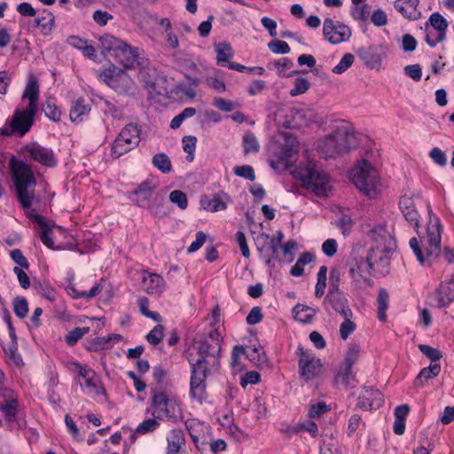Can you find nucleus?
Here are the masks:
<instances>
[{
    "label": "nucleus",
    "instance_id": "43",
    "mask_svg": "<svg viewBox=\"0 0 454 454\" xmlns=\"http://www.w3.org/2000/svg\"><path fill=\"white\" fill-rule=\"evenodd\" d=\"M201 205L204 209L210 212L222 211L226 208V204L216 196L212 199L205 198V200H201Z\"/></svg>",
    "mask_w": 454,
    "mask_h": 454
},
{
    "label": "nucleus",
    "instance_id": "3",
    "mask_svg": "<svg viewBox=\"0 0 454 454\" xmlns=\"http://www.w3.org/2000/svg\"><path fill=\"white\" fill-rule=\"evenodd\" d=\"M9 168L13 180L18 201L24 209H29L35 201H38L35 188L36 179L29 164L12 156L9 160Z\"/></svg>",
    "mask_w": 454,
    "mask_h": 454
},
{
    "label": "nucleus",
    "instance_id": "12",
    "mask_svg": "<svg viewBox=\"0 0 454 454\" xmlns=\"http://www.w3.org/2000/svg\"><path fill=\"white\" fill-rule=\"evenodd\" d=\"M157 185L152 181H145L134 191L136 202L141 207H146L157 214L158 207L163 202L164 195L156 192Z\"/></svg>",
    "mask_w": 454,
    "mask_h": 454
},
{
    "label": "nucleus",
    "instance_id": "23",
    "mask_svg": "<svg viewBox=\"0 0 454 454\" xmlns=\"http://www.w3.org/2000/svg\"><path fill=\"white\" fill-rule=\"evenodd\" d=\"M348 274L350 278L356 282V286H361L362 281L368 286L372 284V280L364 275L371 273L368 267L364 266V261L358 262L354 258L348 262Z\"/></svg>",
    "mask_w": 454,
    "mask_h": 454
},
{
    "label": "nucleus",
    "instance_id": "44",
    "mask_svg": "<svg viewBox=\"0 0 454 454\" xmlns=\"http://www.w3.org/2000/svg\"><path fill=\"white\" fill-rule=\"evenodd\" d=\"M153 164L162 173H169L172 166L169 158L165 153L155 154L153 158Z\"/></svg>",
    "mask_w": 454,
    "mask_h": 454
},
{
    "label": "nucleus",
    "instance_id": "50",
    "mask_svg": "<svg viewBox=\"0 0 454 454\" xmlns=\"http://www.w3.org/2000/svg\"><path fill=\"white\" fill-rule=\"evenodd\" d=\"M344 321L340 325V336L342 340H347L348 336L356 330V325L351 320L352 317H342Z\"/></svg>",
    "mask_w": 454,
    "mask_h": 454
},
{
    "label": "nucleus",
    "instance_id": "26",
    "mask_svg": "<svg viewBox=\"0 0 454 454\" xmlns=\"http://www.w3.org/2000/svg\"><path fill=\"white\" fill-rule=\"evenodd\" d=\"M144 289L148 294H160L164 291V279L155 273H143Z\"/></svg>",
    "mask_w": 454,
    "mask_h": 454
},
{
    "label": "nucleus",
    "instance_id": "25",
    "mask_svg": "<svg viewBox=\"0 0 454 454\" xmlns=\"http://www.w3.org/2000/svg\"><path fill=\"white\" fill-rule=\"evenodd\" d=\"M27 216L34 219L41 227V230L38 231V235L43 243L47 247L54 249V243L51 238V229L53 227V224L46 222L43 215L34 214L33 212L27 213Z\"/></svg>",
    "mask_w": 454,
    "mask_h": 454
},
{
    "label": "nucleus",
    "instance_id": "24",
    "mask_svg": "<svg viewBox=\"0 0 454 454\" xmlns=\"http://www.w3.org/2000/svg\"><path fill=\"white\" fill-rule=\"evenodd\" d=\"M419 4V0H395L394 7L405 19L417 20L421 16V12L418 9Z\"/></svg>",
    "mask_w": 454,
    "mask_h": 454
},
{
    "label": "nucleus",
    "instance_id": "1",
    "mask_svg": "<svg viewBox=\"0 0 454 454\" xmlns=\"http://www.w3.org/2000/svg\"><path fill=\"white\" fill-rule=\"evenodd\" d=\"M221 342L220 333L215 329L196 342L199 356L195 362H190V395L200 403L206 398L207 378L210 373L219 372Z\"/></svg>",
    "mask_w": 454,
    "mask_h": 454
},
{
    "label": "nucleus",
    "instance_id": "14",
    "mask_svg": "<svg viewBox=\"0 0 454 454\" xmlns=\"http://www.w3.org/2000/svg\"><path fill=\"white\" fill-rule=\"evenodd\" d=\"M21 151L27 160L35 161L47 168H53L57 165V159L52 149L44 147L36 142L26 145Z\"/></svg>",
    "mask_w": 454,
    "mask_h": 454
},
{
    "label": "nucleus",
    "instance_id": "61",
    "mask_svg": "<svg viewBox=\"0 0 454 454\" xmlns=\"http://www.w3.org/2000/svg\"><path fill=\"white\" fill-rule=\"evenodd\" d=\"M341 271L340 269L334 268L330 271V288L328 291L341 292L340 289Z\"/></svg>",
    "mask_w": 454,
    "mask_h": 454
},
{
    "label": "nucleus",
    "instance_id": "15",
    "mask_svg": "<svg viewBox=\"0 0 454 454\" xmlns=\"http://www.w3.org/2000/svg\"><path fill=\"white\" fill-rule=\"evenodd\" d=\"M299 356V370L301 376L309 381L317 377L323 366L321 360L316 358L311 351L304 350L300 345L296 352Z\"/></svg>",
    "mask_w": 454,
    "mask_h": 454
},
{
    "label": "nucleus",
    "instance_id": "60",
    "mask_svg": "<svg viewBox=\"0 0 454 454\" xmlns=\"http://www.w3.org/2000/svg\"><path fill=\"white\" fill-rule=\"evenodd\" d=\"M268 47L273 53L276 54H286L290 52V47L288 43L281 40H274L268 43Z\"/></svg>",
    "mask_w": 454,
    "mask_h": 454
},
{
    "label": "nucleus",
    "instance_id": "37",
    "mask_svg": "<svg viewBox=\"0 0 454 454\" xmlns=\"http://www.w3.org/2000/svg\"><path fill=\"white\" fill-rule=\"evenodd\" d=\"M377 304H378V317H379L380 321L384 322V321H386V318H387L386 311L389 306V294L386 289L380 288L379 290Z\"/></svg>",
    "mask_w": 454,
    "mask_h": 454
},
{
    "label": "nucleus",
    "instance_id": "40",
    "mask_svg": "<svg viewBox=\"0 0 454 454\" xmlns=\"http://www.w3.org/2000/svg\"><path fill=\"white\" fill-rule=\"evenodd\" d=\"M243 148L245 154L259 152L260 145L256 137L253 133L247 132L243 136Z\"/></svg>",
    "mask_w": 454,
    "mask_h": 454
},
{
    "label": "nucleus",
    "instance_id": "45",
    "mask_svg": "<svg viewBox=\"0 0 454 454\" xmlns=\"http://www.w3.org/2000/svg\"><path fill=\"white\" fill-rule=\"evenodd\" d=\"M326 274H327V267L323 265L319 268L317 272V281L316 284L315 295L318 298L322 297L325 294V289L326 287Z\"/></svg>",
    "mask_w": 454,
    "mask_h": 454
},
{
    "label": "nucleus",
    "instance_id": "52",
    "mask_svg": "<svg viewBox=\"0 0 454 454\" xmlns=\"http://www.w3.org/2000/svg\"><path fill=\"white\" fill-rule=\"evenodd\" d=\"M360 346L357 344H350L346 354L344 365L347 367H352V365L357 361L360 354Z\"/></svg>",
    "mask_w": 454,
    "mask_h": 454
},
{
    "label": "nucleus",
    "instance_id": "38",
    "mask_svg": "<svg viewBox=\"0 0 454 454\" xmlns=\"http://www.w3.org/2000/svg\"><path fill=\"white\" fill-rule=\"evenodd\" d=\"M43 111L44 112L45 115L51 121L55 122H59L61 119V111L57 106L55 103V99L49 98H47L43 107Z\"/></svg>",
    "mask_w": 454,
    "mask_h": 454
},
{
    "label": "nucleus",
    "instance_id": "62",
    "mask_svg": "<svg viewBox=\"0 0 454 454\" xmlns=\"http://www.w3.org/2000/svg\"><path fill=\"white\" fill-rule=\"evenodd\" d=\"M329 407L325 402H318L309 407V416L312 419L319 418L321 415L329 411Z\"/></svg>",
    "mask_w": 454,
    "mask_h": 454
},
{
    "label": "nucleus",
    "instance_id": "20",
    "mask_svg": "<svg viewBox=\"0 0 454 454\" xmlns=\"http://www.w3.org/2000/svg\"><path fill=\"white\" fill-rule=\"evenodd\" d=\"M383 403L381 392L372 387H364L358 398V406L364 410H377Z\"/></svg>",
    "mask_w": 454,
    "mask_h": 454
},
{
    "label": "nucleus",
    "instance_id": "7",
    "mask_svg": "<svg viewBox=\"0 0 454 454\" xmlns=\"http://www.w3.org/2000/svg\"><path fill=\"white\" fill-rule=\"evenodd\" d=\"M152 415L162 421H177L182 419V409L177 399L168 397L165 393L151 390Z\"/></svg>",
    "mask_w": 454,
    "mask_h": 454
},
{
    "label": "nucleus",
    "instance_id": "5",
    "mask_svg": "<svg viewBox=\"0 0 454 454\" xmlns=\"http://www.w3.org/2000/svg\"><path fill=\"white\" fill-rule=\"evenodd\" d=\"M350 179L356 187L370 198H374L380 187L378 172L371 163L363 160L350 173Z\"/></svg>",
    "mask_w": 454,
    "mask_h": 454
},
{
    "label": "nucleus",
    "instance_id": "49",
    "mask_svg": "<svg viewBox=\"0 0 454 454\" xmlns=\"http://www.w3.org/2000/svg\"><path fill=\"white\" fill-rule=\"evenodd\" d=\"M310 87V82L308 79L303 77H298L294 80V88L290 90L292 97L305 93Z\"/></svg>",
    "mask_w": 454,
    "mask_h": 454
},
{
    "label": "nucleus",
    "instance_id": "58",
    "mask_svg": "<svg viewBox=\"0 0 454 454\" xmlns=\"http://www.w3.org/2000/svg\"><path fill=\"white\" fill-rule=\"evenodd\" d=\"M169 200L172 203L176 204L181 209H185L188 205L185 193L179 190H175L170 192Z\"/></svg>",
    "mask_w": 454,
    "mask_h": 454
},
{
    "label": "nucleus",
    "instance_id": "33",
    "mask_svg": "<svg viewBox=\"0 0 454 454\" xmlns=\"http://www.w3.org/2000/svg\"><path fill=\"white\" fill-rule=\"evenodd\" d=\"M295 320L308 324L310 323L316 315V309L311 307L298 303L293 309Z\"/></svg>",
    "mask_w": 454,
    "mask_h": 454
},
{
    "label": "nucleus",
    "instance_id": "54",
    "mask_svg": "<svg viewBox=\"0 0 454 454\" xmlns=\"http://www.w3.org/2000/svg\"><path fill=\"white\" fill-rule=\"evenodd\" d=\"M157 419H158L153 417V419H147L144 420L137 426L136 432L144 434L154 431L160 426V423L157 421Z\"/></svg>",
    "mask_w": 454,
    "mask_h": 454
},
{
    "label": "nucleus",
    "instance_id": "53",
    "mask_svg": "<svg viewBox=\"0 0 454 454\" xmlns=\"http://www.w3.org/2000/svg\"><path fill=\"white\" fill-rule=\"evenodd\" d=\"M233 172L237 176L243 177L249 181H254L255 179L254 170L250 165L236 166L233 168Z\"/></svg>",
    "mask_w": 454,
    "mask_h": 454
},
{
    "label": "nucleus",
    "instance_id": "59",
    "mask_svg": "<svg viewBox=\"0 0 454 454\" xmlns=\"http://www.w3.org/2000/svg\"><path fill=\"white\" fill-rule=\"evenodd\" d=\"M293 62L287 58H282L275 62V67L278 69V74L282 76L289 77L293 74L299 73L298 71L292 72L291 74H286V70L290 69L293 67Z\"/></svg>",
    "mask_w": 454,
    "mask_h": 454
},
{
    "label": "nucleus",
    "instance_id": "41",
    "mask_svg": "<svg viewBox=\"0 0 454 454\" xmlns=\"http://www.w3.org/2000/svg\"><path fill=\"white\" fill-rule=\"evenodd\" d=\"M17 405L18 403L15 400H11L0 406V410L4 413L5 419L11 424L16 422ZM11 427H14V425H11Z\"/></svg>",
    "mask_w": 454,
    "mask_h": 454
},
{
    "label": "nucleus",
    "instance_id": "48",
    "mask_svg": "<svg viewBox=\"0 0 454 454\" xmlns=\"http://www.w3.org/2000/svg\"><path fill=\"white\" fill-rule=\"evenodd\" d=\"M355 380V376L352 372V367H347L344 365V368L341 369L337 375L335 376V381L338 384H341L345 387L348 386Z\"/></svg>",
    "mask_w": 454,
    "mask_h": 454
},
{
    "label": "nucleus",
    "instance_id": "51",
    "mask_svg": "<svg viewBox=\"0 0 454 454\" xmlns=\"http://www.w3.org/2000/svg\"><path fill=\"white\" fill-rule=\"evenodd\" d=\"M355 57L351 53H346L340 59L338 65L333 68V72L335 74H342L346 72L353 64Z\"/></svg>",
    "mask_w": 454,
    "mask_h": 454
},
{
    "label": "nucleus",
    "instance_id": "47",
    "mask_svg": "<svg viewBox=\"0 0 454 454\" xmlns=\"http://www.w3.org/2000/svg\"><path fill=\"white\" fill-rule=\"evenodd\" d=\"M13 310L20 318H24L28 313V303L25 297L18 296L13 300Z\"/></svg>",
    "mask_w": 454,
    "mask_h": 454
},
{
    "label": "nucleus",
    "instance_id": "30",
    "mask_svg": "<svg viewBox=\"0 0 454 454\" xmlns=\"http://www.w3.org/2000/svg\"><path fill=\"white\" fill-rule=\"evenodd\" d=\"M168 454H178L185 443L184 434L181 429H172L167 435Z\"/></svg>",
    "mask_w": 454,
    "mask_h": 454
},
{
    "label": "nucleus",
    "instance_id": "32",
    "mask_svg": "<svg viewBox=\"0 0 454 454\" xmlns=\"http://www.w3.org/2000/svg\"><path fill=\"white\" fill-rule=\"evenodd\" d=\"M356 54L369 68L372 69L380 65L381 59L373 48H360Z\"/></svg>",
    "mask_w": 454,
    "mask_h": 454
},
{
    "label": "nucleus",
    "instance_id": "4",
    "mask_svg": "<svg viewBox=\"0 0 454 454\" xmlns=\"http://www.w3.org/2000/svg\"><path fill=\"white\" fill-rule=\"evenodd\" d=\"M441 231L442 225L436 217L435 222H430L427 226L423 248L416 238L410 239V247L421 265L431 266L441 255Z\"/></svg>",
    "mask_w": 454,
    "mask_h": 454
},
{
    "label": "nucleus",
    "instance_id": "46",
    "mask_svg": "<svg viewBox=\"0 0 454 454\" xmlns=\"http://www.w3.org/2000/svg\"><path fill=\"white\" fill-rule=\"evenodd\" d=\"M244 355L256 365L262 364L266 362V356L259 348L254 347L248 348L247 349L245 348Z\"/></svg>",
    "mask_w": 454,
    "mask_h": 454
},
{
    "label": "nucleus",
    "instance_id": "17",
    "mask_svg": "<svg viewBox=\"0 0 454 454\" xmlns=\"http://www.w3.org/2000/svg\"><path fill=\"white\" fill-rule=\"evenodd\" d=\"M113 59L125 68H135L141 65L139 49L122 41Z\"/></svg>",
    "mask_w": 454,
    "mask_h": 454
},
{
    "label": "nucleus",
    "instance_id": "42",
    "mask_svg": "<svg viewBox=\"0 0 454 454\" xmlns=\"http://www.w3.org/2000/svg\"><path fill=\"white\" fill-rule=\"evenodd\" d=\"M89 332L90 327H75L72 331L68 332L65 337V340L67 345L73 347Z\"/></svg>",
    "mask_w": 454,
    "mask_h": 454
},
{
    "label": "nucleus",
    "instance_id": "29",
    "mask_svg": "<svg viewBox=\"0 0 454 454\" xmlns=\"http://www.w3.org/2000/svg\"><path fill=\"white\" fill-rule=\"evenodd\" d=\"M91 106L90 103L82 98H78L73 104L70 110L69 117L72 122L79 123L82 122L89 113L90 112Z\"/></svg>",
    "mask_w": 454,
    "mask_h": 454
},
{
    "label": "nucleus",
    "instance_id": "27",
    "mask_svg": "<svg viewBox=\"0 0 454 454\" xmlns=\"http://www.w3.org/2000/svg\"><path fill=\"white\" fill-rule=\"evenodd\" d=\"M436 294L439 307H445L454 301V278L442 282Z\"/></svg>",
    "mask_w": 454,
    "mask_h": 454
},
{
    "label": "nucleus",
    "instance_id": "16",
    "mask_svg": "<svg viewBox=\"0 0 454 454\" xmlns=\"http://www.w3.org/2000/svg\"><path fill=\"white\" fill-rule=\"evenodd\" d=\"M323 34L327 41L337 44L348 41L351 36V30L343 24H335L333 20L328 18L324 21Z\"/></svg>",
    "mask_w": 454,
    "mask_h": 454
},
{
    "label": "nucleus",
    "instance_id": "35",
    "mask_svg": "<svg viewBox=\"0 0 454 454\" xmlns=\"http://www.w3.org/2000/svg\"><path fill=\"white\" fill-rule=\"evenodd\" d=\"M217 64L225 67L229 59L233 56V51L231 44L227 42H221L215 45Z\"/></svg>",
    "mask_w": 454,
    "mask_h": 454
},
{
    "label": "nucleus",
    "instance_id": "21",
    "mask_svg": "<svg viewBox=\"0 0 454 454\" xmlns=\"http://www.w3.org/2000/svg\"><path fill=\"white\" fill-rule=\"evenodd\" d=\"M399 208L405 220L418 231L419 227V214L416 209L412 197L402 196L399 200Z\"/></svg>",
    "mask_w": 454,
    "mask_h": 454
},
{
    "label": "nucleus",
    "instance_id": "19",
    "mask_svg": "<svg viewBox=\"0 0 454 454\" xmlns=\"http://www.w3.org/2000/svg\"><path fill=\"white\" fill-rule=\"evenodd\" d=\"M389 251L386 247H372L364 261V266L369 270L386 268L389 263Z\"/></svg>",
    "mask_w": 454,
    "mask_h": 454
},
{
    "label": "nucleus",
    "instance_id": "18",
    "mask_svg": "<svg viewBox=\"0 0 454 454\" xmlns=\"http://www.w3.org/2000/svg\"><path fill=\"white\" fill-rule=\"evenodd\" d=\"M325 304L330 305L341 317H353V312L343 292L328 291L325 298Z\"/></svg>",
    "mask_w": 454,
    "mask_h": 454
},
{
    "label": "nucleus",
    "instance_id": "8",
    "mask_svg": "<svg viewBox=\"0 0 454 454\" xmlns=\"http://www.w3.org/2000/svg\"><path fill=\"white\" fill-rule=\"evenodd\" d=\"M299 150L300 144L297 138L286 134L284 144L273 153L269 160L270 167L278 171L286 170L296 160Z\"/></svg>",
    "mask_w": 454,
    "mask_h": 454
},
{
    "label": "nucleus",
    "instance_id": "11",
    "mask_svg": "<svg viewBox=\"0 0 454 454\" xmlns=\"http://www.w3.org/2000/svg\"><path fill=\"white\" fill-rule=\"evenodd\" d=\"M36 112L37 110L29 107L17 108L10 121V126L1 129L0 133L7 137L12 134L24 136L33 126Z\"/></svg>",
    "mask_w": 454,
    "mask_h": 454
},
{
    "label": "nucleus",
    "instance_id": "9",
    "mask_svg": "<svg viewBox=\"0 0 454 454\" xmlns=\"http://www.w3.org/2000/svg\"><path fill=\"white\" fill-rule=\"evenodd\" d=\"M315 114L310 109L286 107L279 109L276 120L279 125L286 129H301L314 121Z\"/></svg>",
    "mask_w": 454,
    "mask_h": 454
},
{
    "label": "nucleus",
    "instance_id": "55",
    "mask_svg": "<svg viewBox=\"0 0 454 454\" xmlns=\"http://www.w3.org/2000/svg\"><path fill=\"white\" fill-rule=\"evenodd\" d=\"M301 430H304L309 432L313 437L317 436L318 432V427L314 421L309 420L302 424L298 425L297 427H294L288 429L289 432L294 434H298Z\"/></svg>",
    "mask_w": 454,
    "mask_h": 454
},
{
    "label": "nucleus",
    "instance_id": "56",
    "mask_svg": "<svg viewBox=\"0 0 454 454\" xmlns=\"http://www.w3.org/2000/svg\"><path fill=\"white\" fill-rule=\"evenodd\" d=\"M164 327L161 325H157L153 330L146 335L147 341L153 346L158 345L163 338Z\"/></svg>",
    "mask_w": 454,
    "mask_h": 454
},
{
    "label": "nucleus",
    "instance_id": "63",
    "mask_svg": "<svg viewBox=\"0 0 454 454\" xmlns=\"http://www.w3.org/2000/svg\"><path fill=\"white\" fill-rule=\"evenodd\" d=\"M429 157L435 164L441 167H444L447 164L446 154L439 147H434L429 152Z\"/></svg>",
    "mask_w": 454,
    "mask_h": 454
},
{
    "label": "nucleus",
    "instance_id": "31",
    "mask_svg": "<svg viewBox=\"0 0 454 454\" xmlns=\"http://www.w3.org/2000/svg\"><path fill=\"white\" fill-rule=\"evenodd\" d=\"M21 99H28V105L27 107L35 110L38 109L39 85L35 80H30L27 82Z\"/></svg>",
    "mask_w": 454,
    "mask_h": 454
},
{
    "label": "nucleus",
    "instance_id": "10",
    "mask_svg": "<svg viewBox=\"0 0 454 454\" xmlns=\"http://www.w3.org/2000/svg\"><path fill=\"white\" fill-rule=\"evenodd\" d=\"M140 133L141 129L137 125H126L114 141L112 155L119 158L137 147L140 142Z\"/></svg>",
    "mask_w": 454,
    "mask_h": 454
},
{
    "label": "nucleus",
    "instance_id": "39",
    "mask_svg": "<svg viewBox=\"0 0 454 454\" xmlns=\"http://www.w3.org/2000/svg\"><path fill=\"white\" fill-rule=\"evenodd\" d=\"M137 306H138L139 310L143 316H145V317L151 318L155 322H158V323L161 322V320H162L161 316L158 312L149 310V309H148L149 301L146 297H145V296L140 297L137 300Z\"/></svg>",
    "mask_w": 454,
    "mask_h": 454
},
{
    "label": "nucleus",
    "instance_id": "57",
    "mask_svg": "<svg viewBox=\"0 0 454 454\" xmlns=\"http://www.w3.org/2000/svg\"><path fill=\"white\" fill-rule=\"evenodd\" d=\"M419 349L420 352L428 357L432 362L436 363L442 357V353L439 349L432 348L426 344H419Z\"/></svg>",
    "mask_w": 454,
    "mask_h": 454
},
{
    "label": "nucleus",
    "instance_id": "6",
    "mask_svg": "<svg viewBox=\"0 0 454 454\" xmlns=\"http://www.w3.org/2000/svg\"><path fill=\"white\" fill-rule=\"evenodd\" d=\"M295 176L307 190L311 191L317 196L327 195L330 189L329 177L315 163L309 162L305 166H300L295 171Z\"/></svg>",
    "mask_w": 454,
    "mask_h": 454
},
{
    "label": "nucleus",
    "instance_id": "64",
    "mask_svg": "<svg viewBox=\"0 0 454 454\" xmlns=\"http://www.w3.org/2000/svg\"><path fill=\"white\" fill-rule=\"evenodd\" d=\"M35 22L36 23V26L40 27L41 33L43 35H48L51 33L54 24V20L52 18L49 19V20H46L44 17H38L35 20Z\"/></svg>",
    "mask_w": 454,
    "mask_h": 454
},
{
    "label": "nucleus",
    "instance_id": "13",
    "mask_svg": "<svg viewBox=\"0 0 454 454\" xmlns=\"http://www.w3.org/2000/svg\"><path fill=\"white\" fill-rule=\"evenodd\" d=\"M99 76L104 82L119 93L129 91L134 83L127 72L114 65L103 69Z\"/></svg>",
    "mask_w": 454,
    "mask_h": 454
},
{
    "label": "nucleus",
    "instance_id": "36",
    "mask_svg": "<svg viewBox=\"0 0 454 454\" xmlns=\"http://www.w3.org/2000/svg\"><path fill=\"white\" fill-rule=\"evenodd\" d=\"M315 259V255L309 252L302 253L298 258L296 263L291 268L290 274L294 277L302 276L304 266L310 263Z\"/></svg>",
    "mask_w": 454,
    "mask_h": 454
},
{
    "label": "nucleus",
    "instance_id": "28",
    "mask_svg": "<svg viewBox=\"0 0 454 454\" xmlns=\"http://www.w3.org/2000/svg\"><path fill=\"white\" fill-rule=\"evenodd\" d=\"M122 41L109 34H105L99 38V47L106 58H113Z\"/></svg>",
    "mask_w": 454,
    "mask_h": 454
},
{
    "label": "nucleus",
    "instance_id": "22",
    "mask_svg": "<svg viewBox=\"0 0 454 454\" xmlns=\"http://www.w3.org/2000/svg\"><path fill=\"white\" fill-rule=\"evenodd\" d=\"M428 25L437 32V38H434V41L430 40L431 47H434L437 43H442L446 39L448 22L442 14L439 12H434L430 15L428 21L426 22L427 29Z\"/></svg>",
    "mask_w": 454,
    "mask_h": 454
},
{
    "label": "nucleus",
    "instance_id": "34",
    "mask_svg": "<svg viewBox=\"0 0 454 454\" xmlns=\"http://www.w3.org/2000/svg\"><path fill=\"white\" fill-rule=\"evenodd\" d=\"M441 372L439 364H431L428 367L423 368L414 380L416 387H423L425 381L436 377Z\"/></svg>",
    "mask_w": 454,
    "mask_h": 454
},
{
    "label": "nucleus",
    "instance_id": "2",
    "mask_svg": "<svg viewBox=\"0 0 454 454\" xmlns=\"http://www.w3.org/2000/svg\"><path fill=\"white\" fill-rule=\"evenodd\" d=\"M358 145L357 135L352 125L341 121L335 126L332 134L318 142L317 151L322 158L328 160L347 153Z\"/></svg>",
    "mask_w": 454,
    "mask_h": 454
}]
</instances>
